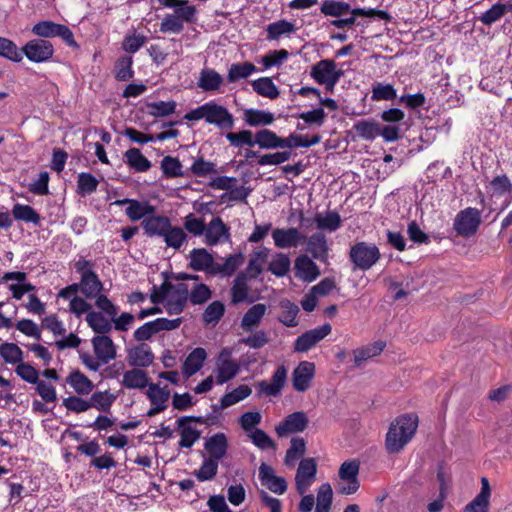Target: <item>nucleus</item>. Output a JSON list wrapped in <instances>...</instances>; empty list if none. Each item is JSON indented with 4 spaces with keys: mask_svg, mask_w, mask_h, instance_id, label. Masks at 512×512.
<instances>
[{
    "mask_svg": "<svg viewBox=\"0 0 512 512\" xmlns=\"http://www.w3.org/2000/svg\"><path fill=\"white\" fill-rule=\"evenodd\" d=\"M112 205L124 207V212L132 222L142 220L155 222V224H169L168 218L161 215L158 202L147 198H123L115 200Z\"/></svg>",
    "mask_w": 512,
    "mask_h": 512,
    "instance_id": "nucleus-1",
    "label": "nucleus"
},
{
    "mask_svg": "<svg viewBox=\"0 0 512 512\" xmlns=\"http://www.w3.org/2000/svg\"><path fill=\"white\" fill-rule=\"evenodd\" d=\"M184 119L192 122L204 120L207 124L220 130H230L235 124L233 114L215 100H210L191 109L184 115Z\"/></svg>",
    "mask_w": 512,
    "mask_h": 512,
    "instance_id": "nucleus-2",
    "label": "nucleus"
},
{
    "mask_svg": "<svg viewBox=\"0 0 512 512\" xmlns=\"http://www.w3.org/2000/svg\"><path fill=\"white\" fill-rule=\"evenodd\" d=\"M418 427L415 414H405L396 418L386 434L385 446L390 454L400 452L413 438Z\"/></svg>",
    "mask_w": 512,
    "mask_h": 512,
    "instance_id": "nucleus-3",
    "label": "nucleus"
},
{
    "mask_svg": "<svg viewBox=\"0 0 512 512\" xmlns=\"http://www.w3.org/2000/svg\"><path fill=\"white\" fill-rule=\"evenodd\" d=\"M381 253L375 244L358 242L350 248L349 259L353 263V269L367 271L380 259Z\"/></svg>",
    "mask_w": 512,
    "mask_h": 512,
    "instance_id": "nucleus-4",
    "label": "nucleus"
},
{
    "mask_svg": "<svg viewBox=\"0 0 512 512\" xmlns=\"http://www.w3.org/2000/svg\"><path fill=\"white\" fill-rule=\"evenodd\" d=\"M310 74L318 84L324 85L327 92L331 93L343 76V71L337 69L334 60L323 59L312 66Z\"/></svg>",
    "mask_w": 512,
    "mask_h": 512,
    "instance_id": "nucleus-5",
    "label": "nucleus"
},
{
    "mask_svg": "<svg viewBox=\"0 0 512 512\" xmlns=\"http://www.w3.org/2000/svg\"><path fill=\"white\" fill-rule=\"evenodd\" d=\"M31 31L34 35L41 38L60 37L68 46L78 47L77 42L74 40L73 32L66 25L52 21H39L33 25Z\"/></svg>",
    "mask_w": 512,
    "mask_h": 512,
    "instance_id": "nucleus-6",
    "label": "nucleus"
},
{
    "mask_svg": "<svg viewBox=\"0 0 512 512\" xmlns=\"http://www.w3.org/2000/svg\"><path fill=\"white\" fill-rule=\"evenodd\" d=\"M358 473L359 462L353 460L342 463L338 473L341 480L337 485L339 494L351 495L357 492L360 487Z\"/></svg>",
    "mask_w": 512,
    "mask_h": 512,
    "instance_id": "nucleus-7",
    "label": "nucleus"
},
{
    "mask_svg": "<svg viewBox=\"0 0 512 512\" xmlns=\"http://www.w3.org/2000/svg\"><path fill=\"white\" fill-rule=\"evenodd\" d=\"M239 364L232 358V351L229 348H223L216 359V383L222 385L233 379L239 372Z\"/></svg>",
    "mask_w": 512,
    "mask_h": 512,
    "instance_id": "nucleus-8",
    "label": "nucleus"
},
{
    "mask_svg": "<svg viewBox=\"0 0 512 512\" xmlns=\"http://www.w3.org/2000/svg\"><path fill=\"white\" fill-rule=\"evenodd\" d=\"M20 50L33 63L48 62L54 55L52 43L45 39L30 40Z\"/></svg>",
    "mask_w": 512,
    "mask_h": 512,
    "instance_id": "nucleus-9",
    "label": "nucleus"
},
{
    "mask_svg": "<svg viewBox=\"0 0 512 512\" xmlns=\"http://www.w3.org/2000/svg\"><path fill=\"white\" fill-rule=\"evenodd\" d=\"M147 236L163 237L167 246L178 249L186 240L184 230L179 226H143Z\"/></svg>",
    "mask_w": 512,
    "mask_h": 512,
    "instance_id": "nucleus-10",
    "label": "nucleus"
},
{
    "mask_svg": "<svg viewBox=\"0 0 512 512\" xmlns=\"http://www.w3.org/2000/svg\"><path fill=\"white\" fill-rule=\"evenodd\" d=\"M317 465L313 458L302 459L299 463L296 475V490L304 495L316 479Z\"/></svg>",
    "mask_w": 512,
    "mask_h": 512,
    "instance_id": "nucleus-11",
    "label": "nucleus"
},
{
    "mask_svg": "<svg viewBox=\"0 0 512 512\" xmlns=\"http://www.w3.org/2000/svg\"><path fill=\"white\" fill-rule=\"evenodd\" d=\"M167 291V302L165 303L167 312L169 314L181 313L189 301L187 283H169Z\"/></svg>",
    "mask_w": 512,
    "mask_h": 512,
    "instance_id": "nucleus-12",
    "label": "nucleus"
},
{
    "mask_svg": "<svg viewBox=\"0 0 512 512\" xmlns=\"http://www.w3.org/2000/svg\"><path fill=\"white\" fill-rule=\"evenodd\" d=\"M178 278L192 281L187 283L188 299L192 305H202L212 297L211 289L206 284L199 282L200 277L198 275L183 273Z\"/></svg>",
    "mask_w": 512,
    "mask_h": 512,
    "instance_id": "nucleus-13",
    "label": "nucleus"
},
{
    "mask_svg": "<svg viewBox=\"0 0 512 512\" xmlns=\"http://www.w3.org/2000/svg\"><path fill=\"white\" fill-rule=\"evenodd\" d=\"M332 327L326 323L311 329L298 336L294 343V351L304 353L312 349L317 343L331 333Z\"/></svg>",
    "mask_w": 512,
    "mask_h": 512,
    "instance_id": "nucleus-14",
    "label": "nucleus"
},
{
    "mask_svg": "<svg viewBox=\"0 0 512 512\" xmlns=\"http://www.w3.org/2000/svg\"><path fill=\"white\" fill-rule=\"evenodd\" d=\"M194 235L204 236L207 245H216L230 238L228 226H185Z\"/></svg>",
    "mask_w": 512,
    "mask_h": 512,
    "instance_id": "nucleus-15",
    "label": "nucleus"
},
{
    "mask_svg": "<svg viewBox=\"0 0 512 512\" xmlns=\"http://www.w3.org/2000/svg\"><path fill=\"white\" fill-rule=\"evenodd\" d=\"M315 375V365L302 361L292 372V385L297 392H305L311 387Z\"/></svg>",
    "mask_w": 512,
    "mask_h": 512,
    "instance_id": "nucleus-16",
    "label": "nucleus"
},
{
    "mask_svg": "<svg viewBox=\"0 0 512 512\" xmlns=\"http://www.w3.org/2000/svg\"><path fill=\"white\" fill-rule=\"evenodd\" d=\"M259 479L262 486L275 494L282 495L287 490L285 478L277 476L274 469L266 463H262L259 467Z\"/></svg>",
    "mask_w": 512,
    "mask_h": 512,
    "instance_id": "nucleus-17",
    "label": "nucleus"
},
{
    "mask_svg": "<svg viewBox=\"0 0 512 512\" xmlns=\"http://www.w3.org/2000/svg\"><path fill=\"white\" fill-rule=\"evenodd\" d=\"M308 425L307 415L303 411H297L289 414L283 422L276 427V433L279 437H284L290 433H299L306 429Z\"/></svg>",
    "mask_w": 512,
    "mask_h": 512,
    "instance_id": "nucleus-18",
    "label": "nucleus"
},
{
    "mask_svg": "<svg viewBox=\"0 0 512 512\" xmlns=\"http://www.w3.org/2000/svg\"><path fill=\"white\" fill-rule=\"evenodd\" d=\"M287 380V369L284 365L277 367L274 371L270 382L262 380L258 383L260 393L269 396H278L285 386Z\"/></svg>",
    "mask_w": 512,
    "mask_h": 512,
    "instance_id": "nucleus-19",
    "label": "nucleus"
},
{
    "mask_svg": "<svg viewBox=\"0 0 512 512\" xmlns=\"http://www.w3.org/2000/svg\"><path fill=\"white\" fill-rule=\"evenodd\" d=\"M94 353L102 364H107L116 358V347L107 335H97L91 340Z\"/></svg>",
    "mask_w": 512,
    "mask_h": 512,
    "instance_id": "nucleus-20",
    "label": "nucleus"
},
{
    "mask_svg": "<svg viewBox=\"0 0 512 512\" xmlns=\"http://www.w3.org/2000/svg\"><path fill=\"white\" fill-rule=\"evenodd\" d=\"M190 417H180L177 421V430L180 435L179 447L191 448L200 438V431L192 426Z\"/></svg>",
    "mask_w": 512,
    "mask_h": 512,
    "instance_id": "nucleus-21",
    "label": "nucleus"
},
{
    "mask_svg": "<svg viewBox=\"0 0 512 512\" xmlns=\"http://www.w3.org/2000/svg\"><path fill=\"white\" fill-rule=\"evenodd\" d=\"M213 256L204 248L193 249L190 252V267L195 271H204L214 276L216 266Z\"/></svg>",
    "mask_w": 512,
    "mask_h": 512,
    "instance_id": "nucleus-22",
    "label": "nucleus"
},
{
    "mask_svg": "<svg viewBox=\"0 0 512 512\" xmlns=\"http://www.w3.org/2000/svg\"><path fill=\"white\" fill-rule=\"evenodd\" d=\"M224 83V78L212 68H204L200 71L197 86L205 92L219 91Z\"/></svg>",
    "mask_w": 512,
    "mask_h": 512,
    "instance_id": "nucleus-23",
    "label": "nucleus"
},
{
    "mask_svg": "<svg viewBox=\"0 0 512 512\" xmlns=\"http://www.w3.org/2000/svg\"><path fill=\"white\" fill-rule=\"evenodd\" d=\"M204 448L209 454L208 458L218 462L226 455L227 437L224 433H217L206 440Z\"/></svg>",
    "mask_w": 512,
    "mask_h": 512,
    "instance_id": "nucleus-24",
    "label": "nucleus"
},
{
    "mask_svg": "<svg viewBox=\"0 0 512 512\" xmlns=\"http://www.w3.org/2000/svg\"><path fill=\"white\" fill-rule=\"evenodd\" d=\"M207 358V352L202 347L192 350L182 365V373L188 378L197 373Z\"/></svg>",
    "mask_w": 512,
    "mask_h": 512,
    "instance_id": "nucleus-25",
    "label": "nucleus"
},
{
    "mask_svg": "<svg viewBox=\"0 0 512 512\" xmlns=\"http://www.w3.org/2000/svg\"><path fill=\"white\" fill-rule=\"evenodd\" d=\"M66 383L73 388L78 395L90 394L95 385L94 383L79 370L72 371L66 378Z\"/></svg>",
    "mask_w": 512,
    "mask_h": 512,
    "instance_id": "nucleus-26",
    "label": "nucleus"
},
{
    "mask_svg": "<svg viewBox=\"0 0 512 512\" xmlns=\"http://www.w3.org/2000/svg\"><path fill=\"white\" fill-rule=\"evenodd\" d=\"M490 498V484L487 478L481 479L479 494L465 507L467 512H488Z\"/></svg>",
    "mask_w": 512,
    "mask_h": 512,
    "instance_id": "nucleus-27",
    "label": "nucleus"
},
{
    "mask_svg": "<svg viewBox=\"0 0 512 512\" xmlns=\"http://www.w3.org/2000/svg\"><path fill=\"white\" fill-rule=\"evenodd\" d=\"M154 355L147 345L131 349L128 353V363L135 368H145L153 363Z\"/></svg>",
    "mask_w": 512,
    "mask_h": 512,
    "instance_id": "nucleus-28",
    "label": "nucleus"
},
{
    "mask_svg": "<svg viewBox=\"0 0 512 512\" xmlns=\"http://www.w3.org/2000/svg\"><path fill=\"white\" fill-rule=\"evenodd\" d=\"M267 306L263 303L254 304L244 314L241 320V327L244 331H252L260 323L266 314Z\"/></svg>",
    "mask_w": 512,
    "mask_h": 512,
    "instance_id": "nucleus-29",
    "label": "nucleus"
},
{
    "mask_svg": "<svg viewBox=\"0 0 512 512\" xmlns=\"http://www.w3.org/2000/svg\"><path fill=\"white\" fill-rule=\"evenodd\" d=\"M121 384L128 389H144L149 385V377L146 371L133 368L124 372Z\"/></svg>",
    "mask_w": 512,
    "mask_h": 512,
    "instance_id": "nucleus-30",
    "label": "nucleus"
},
{
    "mask_svg": "<svg viewBox=\"0 0 512 512\" xmlns=\"http://www.w3.org/2000/svg\"><path fill=\"white\" fill-rule=\"evenodd\" d=\"M78 285L82 294L89 299L100 295L103 288V284L95 272H87L86 275H82Z\"/></svg>",
    "mask_w": 512,
    "mask_h": 512,
    "instance_id": "nucleus-31",
    "label": "nucleus"
},
{
    "mask_svg": "<svg viewBox=\"0 0 512 512\" xmlns=\"http://www.w3.org/2000/svg\"><path fill=\"white\" fill-rule=\"evenodd\" d=\"M125 163L135 172H146L151 168V162L138 148H130L124 154Z\"/></svg>",
    "mask_w": 512,
    "mask_h": 512,
    "instance_id": "nucleus-32",
    "label": "nucleus"
},
{
    "mask_svg": "<svg viewBox=\"0 0 512 512\" xmlns=\"http://www.w3.org/2000/svg\"><path fill=\"white\" fill-rule=\"evenodd\" d=\"M296 275L304 281L311 282L319 276L317 265L307 256H300L295 262Z\"/></svg>",
    "mask_w": 512,
    "mask_h": 512,
    "instance_id": "nucleus-33",
    "label": "nucleus"
},
{
    "mask_svg": "<svg viewBox=\"0 0 512 512\" xmlns=\"http://www.w3.org/2000/svg\"><path fill=\"white\" fill-rule=\"evenodd\" d=\"M353 130L364 140L372 141L380 135V125L373 119H363L354 123Z\"/></svg>",
    "mask_w": 512,
    "mask_h": 512,
    "instance_id": "nucleus-34",
    "label": "nucleus"
},
{
    "mask_svg": "<svg viewBox=\"0 0 512 512\" xmlns=\"http://www.w3.org/2000/svg\"><path fill=\"white\" fill-rule=\"evenodd\" d=\"M251 393H252V390L248 385H240L237 388H235L234 390H232L231 392H228L222 396V398L220 399L219 409L228 408V407L244 400L245 398L250 396ZM213 410L218 411L217 405L213 406Z\"/></svg>",
    "mask_w": 512,
    "mask_h": 512,
    "instance_id": "nucleus-35",
    "label": "nucleus"
},
{
    "mask_svg": "<svg viewBox=\"0 0 512 512\" xmlns=\"http://www.w3.org/2000/svg\"><path fill=\"white\" fill-rule=\"evenodd\" d=\"M274 119L273 113L265 110L250 108L243 113V120L252 127L270 125Z\"/></svg>",
    "mask_w": 512,
    "mask_h": 512,
    "instance_id": "nucleus-36",
    "label": "nucleus"
},
{
    "mask_svg": "<svg viewBox=\"0 0 512 512\" xmlns=\"http://www.w3.org/2000/svg\"><path fill=\"white\" fill-rule=\"evenodd\" d=\"M248 280L246 273H239L234 279L231 287V302L233 304L244 302L248 298L250 292Z\"/></svg>",
    "mask_w": 512,
    "mask_h": 512,
    "instance_id": "nucleus-37",
    "label": "nucleus"
},
{
    "mask_svg": "<svg viewBox=\"0 0 512 512\" xmlns=\"http://www.w3.org/2000/svg\"><path fill=\"white\" fill-rule=\"evenodd\" d=\"M244 255L242 253L229 255L224 263H216L214 267V275L229 277L244 263Z\"/></svg>",
    "mask_w": 512,
    "mask_h": 512,
    "instance_id": "nucleus-38",
    "label": "nucleus"
},
{
    "mask_svg": "<svg viewBox=\"0 0 512 512\" xmlns=\"http://www.w3.org/2000/svg\"><path fill=\"white\" fill-rule=\"evenodd\" d=\"M321 137L313 135L310 139H306L301 135L292 133L286 138H281L279 141V148H309L320 143Z\"/></svg>",
    "mask_w": 512,
    "mask_h": 512,
    "instance_id": "nucleus-39",
    "label": "nucleus"
},
{
    "mask_svg": "<svg viewBox=\"0 0 512 512\" xmlns=\"http://www.w3.org/2000/svg\"><path fill=\"white\" fill-rule=\"evenodd\" d=\"M85 320L89 327L99 335H106L112 330V321L108 320L101 312L90 311Z\"/></svg>",
    "mask_w": 512,
    "mask_h": 512,
    "instance_id": "nucleus-40",
    "label": "nucleus"
},
{
    "mask_svg": "<svg viewBox=\"0 0 512 512\" xmlns=\"http://www.w3.org/2000/svg\"><path fill=\"white\" fill-rule=\"evenodd\" d=\"M255 72H258V68L251 62L235 63L228 70L227 80L229 83H234L248 78Z\"/></svg>",
    "mask_w": 512,
    "mask_h": 512,
    "instance_id": "nucleus-41",
    "label": "nucleus"
},
{
    "mask_svg": "<svg viewBox=\"0 0 512 512\" xmlns=\"http://www.w3.org/2000/svg\"><path fill=\"white\" fill-rule=\"evenodd\" d=\"M299 232L296 228L276 229L273 232L275 244L280 248L296 246L299 241Z\"/></svg>",
    "mask_w": 512,
    "mask_h": 512,
    "instance_id": "nucleus-42",
    "label": "nucleus"
},
{
    "mask_svg": "<svg viewBox=\"0 0 512 512\" xmlns=\"http://www.w3.org/2000/svg\"><path fill=\"white\" fill-rule=\"evenodd\" d=\"M253 90L260 96L269 99H276L280 91L271 78L261 77L251 83Z\"/></svg>",
    "mask_w": 512,
    "mask_h": 512,
    "instance_id": "nucleus-43",
    "label": "nucleus"
},
{
    "mask_svg": "<svg viewBox=\"0 0 512 512\" xmlns=\"http://www.w3.org/2000/svg\"><path fill=\"white\" fill-rule=\"evenodd\" d=\"M281 314L278 320L287 327H295L298 325L296 319L299 313V307L291 301L285 299L279 303Z\"/></svg>",
    "mask_w": 512,
    "mask_h": 512,
    "instance_id": "nucleus-44",
    "label": "nucleus"
},
{
    "mask_svg": "<svg viewBox=\"0 0 512 512\" xmlns=\"http://www.w3.org/2000/svg\"><path fill=\"white\" fill-rule=\"evenodd\" d=\"M306 452V443L303 438L294 437L291 439L290 448L287 450L284 463L288 467L295 465Z\"/></svg>",
    "mask_w": 512,
    "mask_h": 512,
    "instance_id": "nucleus-45",
    "label": "nucleus"
},
{
    "mask_svg": "<svg viewBox=\"0 0 512 512\" xmlns=\"http://www.w3.org/2000/svg\"><path fill=\"white\" fill-rule=\"evenodd\" d=\"M267 39L278 40L283 35L295 32V25L287 20H278L270 23L267 28Z\"/></svg>",
    "mask_w": 512,
    "mask_h": 512,
    "instance_id": "nucleus-46",
    "label": "nucleus"
},
{
    "mask_svg": "<svg viewBox=\"0 0 512 512\" xmlns=\"http://www.w3.org/2000/svg\"><path fill=\"white\" fill-rule=\"evenodd\" d=\"M146 394L152 405L163 407V410L167 409L170 397V390L167 387L161 388L157 384L151 383L148 385Z\"/></svg>",
    "mask_w": 512,
    "mask_h": 512,
    "instance_id": "nucleus-47",
    "label": "nucleus"
},
{
    "mask_svg": "<svg viewBox=\"0 0 512 512\" xmlns=\"http://www.w3.org/2000/svg\"><path fill=\"white\" fill-rule=\"evenodd\" d=\"M225 313V306L221 301L210 303L202 314L203 322L206 326H215Z\"/></svg>",
    "mask_w": 512,
    "mask_h": 512,
    "instance_id": "nucleus-48",
    "label": "nucleus"
},
{
    "mask_svg": "<svg viewBox=\"0 0 512 512\" xmlns=\"http://www.w3.org/2000/svg\"><path fill=\"white\" fill-rule=\"evenodd\" d=\"M176 107L177 103L174 100L147 103L148 114L155 118L166 117L175 113Z\"/></svg>",
    "mask_w": 512,
    "mask_h": 512,
    "instance_id": "nucleus-49",
    "label": "nucleus"
},
{
    "mask_svg": "<svg viewBox=\"0 0 512 512\" xmlns=\"http://www.w3.org/2000/svg\"><path fill=\"white\" fill-rule=\"evenodd\" d=\"M289 57V52L285 49L271 50L261 57V63L265 70L272 67H280Z\"/></svg>",
    "mask_w": 512,
    "mask_h": 512,
    "instance_id": "nucleus-50",
    "label": "nucleus"
},
{
    "mask_svg": "<svg viewBox=\"0 0 512 512\" xmlns=\"http://www.w3.org/2000/svg\"><path fill=\"white\" fill-rule=\"evenodd\" d=\"M115 397L108 391H97L94 392L88 399L90 408H96L97 410L107 412L110 410Z\"/></svg>",
    "mask_w": 512,
    "mask_h": 512,
    "instance_id": "nucleus-51",
    "label": "nucleus"
},
{
    "mask_svg": "<svg viewBox=\"0 0 512 512\" xmlns=\"http://www.w3.org/2000/svg\"><path fill=\"white\" fill-rule=\"evenodd\" d=\"M0 57L12 62L22 61V52L10 39L0 36Z\"/></svg>",
    "mask_w": 512,
    "mask_h": 512,
    "instance_id": "nucleus-52",
    "label": "nucleus"
},
{
    "mask_svg": "<svg viewBox=\"0 0 512 512\" xmlns=\"http://www.w3.org/2000/svg\"><path fill=\"white\" fill-rule=\"evenodd\" d=\"M148 38L141 33H137L133 31L132 33L126 34L122 42V48L125 52L129 54H134L143 47Z\"/></svg>",
    "mask_w": 512,
    "mask_h": 512,
    "instance_id": "nucleus-53",
    "label": "nucleus"
},
{
    "mask_svg": "<svg viewBox=\"0 0 512 512\" xmlns=\"http://www.w3.org/2000/svg\"><path fill=\"white\" fill-rule=\"evenodd\" d=\"M225 138L229 141L230 145L236 148L243 146H254L255 140L253 133L250 130H241L239 132H228L225 134Z\"/></svg>",
    "mask_w": 512,
    "mask_h": 512,
    "instance_id": "nucleus-54",
    "label": "nucleus"
},
{
    "mask_svg": "<svg viewBox=\"0 0 512 512\" xmlns=\"http://www.w3.org/2000/svg\"><path fill=\"white\" fill-rule=\"evenodd\" d=\"M0 355L9 364H20L23 360V351L14 343L1 344Z\"/></svg>",
    "mask_w": 512,
    "mask_h": 512,
    "instance_id": "nucleus-55",
    "label": "nucleus"
},
{
    "mask_svg": "<svg viewBox=\"0 0 512 512\" xmlns=\"http://www.w3.org/2000/svg\"><path fill=\"white\" fill-rule=\"evenodd\" d=\"M255 145L265 149L279 148L280 137L271 130L263 129L258 131L254 137Z\"/></svg>",
    "mask_w": 512,
    "mask_h": 512,
    "instance_id": "nucleus-56",
    "label": "nucleus"
},
{
    "mask_svg": "<svg viewBox=\"0 0 512 512\" xmlns=\"http://www.w3.org/2000/svg\"><path fill=\"white\" fill-rule=\"evenodd\" d=\"M133 58L132 56H122L115 64V77L119 81H127L134 76L132 69Z\"/></svg>",
    "mask_w": 512,
    "mask_h": 512,
    "instance_id": "nucleus-57",
    "label": "nucleus"
},
{
    "mask_svg": "<svg viewBox=\"0 0 512 512\" xmlns=\"http://www.w3.org/2000/svg\"><path fill=\"white\" fill-rule=\"evenodd\" d=\"M161 170L165 177L175 178L183 175L182 164L178 158L165 156L161 160Z\"/></svg>",
    "mask_w": 512,
    "mask_h": 512,
    "instance_id": "nucleus-58",
    "label": "nucleus"
},
{
    "mask_svg": "<svg viewBox=\"0 0 512 512\" xmlns=\"http://www.w3.org/2000/svg\"><path fill=\"white\" fill-rule=\"evenodd\" d=\"M397 97L396 90L391 84L376 83L372 86L371 99L373 101L393 100Z\"/></svg>",
    "mask_w": 512,
    "mask_h": 512,
    "instance_id": "nucleus-59",
    "label": "nucleus"
},
{
    "mask_svg": "<svg viewBox=\"0 0 512 512\" xmlns=\"http://www.w3.org/2000/svg\"><path fill=\"white\" fill-rule=\"evenodd\" d=\"M320 10L326 16L339 17L350 11V5L342 1L325 0L322 2Z\"/></svg>",
    "mask_w": 512,
    "mask_h": 512,
    "instance_id": "nucleus-60",
    "label": "nucleus"
},
{
    "mask_svg": "<svg viewBox=\"0 0 512 512\" xmlns=\"http://www.w3.org/2000/svg\"><path fill=\"white\" fill-rule=\"evenodd\" d=\"M98 183V180L91 173L82 172L78 175V193L82 196L90 195L97 190Z\"/></svg>",
    "mask_w": 512,
    "mask_h": 512,
    "instance_id": "nucleus-61",
    "label": "nucleus"
},
{
    "mask_svg": "<svg viewBox=\"0 0 512 512\" xmlns=\"http://www.w3.org/2000/svg\"><path fill=\"white\" fill-rule=\"evenodd\" d=\"M13 216L18 221L26 223L38 224L39 215L29 205L16 204L12 210Z\"/></svg>",
    "mask_w": 512,
    "mask_h": 512,
    "instance_id": "nucleus-62",
    "label": "nucleus"
},
{
    "mask_svg": "<svg viewBox=\"0 0 512 512\" xmlns=\"http://www.w3.org/2000/svg\"><path fill=\"white\" fill-rule=\"evenodd\" d=\"M173 8V15L178 16V19H181L183 23L195 22L197 11L193 5L189 4L188 0L179 1L178 4Z\"/></svg>",
    "mask_w": 512,
    "mask_h": 512,
    "instance_id": "nucleus-63",
    "label": "nucleus"
},
{
    "mask_svg": "<svg viewBox=\"0 0 512 512\" xmlns=\"http://www.w3.org/2000/svg\"><path fill=\"white\" fill-rule=\"evenodd\" d=\"M252 443L257 446L261 450H265L268 448H275V443L271 439V437L262 429H254L250 433L247 434Z\"/></svg>",
    "mask_w": 512,
    "mask_h": 512,
    "instance_id": "nucleus-64",
    "label": "nucleus"
}]
</instances>
